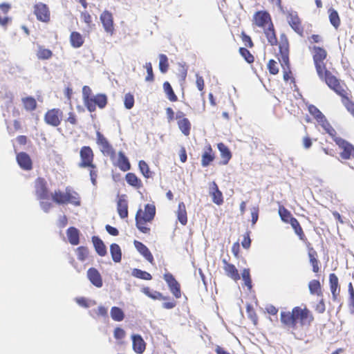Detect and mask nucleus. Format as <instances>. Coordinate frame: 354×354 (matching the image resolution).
<instances>
[{
  "instance_id": "60",
  "label": "nucleus",
  "mask_w": 354,
  "mask_h": 354,
  "mask_svg": "<svg viewBox=\"0 0 354 354\" xmlns=\"http://www.w3.org/2000/svg\"><path fill=\"white\" fill-rule=\"evenodd\" d=\"M145 68L147 70V75L145 77V81L152 82L154 81V75L153 73V67L151 62H147L145 65Z\"/></svg>"
},
{
  "instance_id": "9",
  "label": "nucleus",
  "mask_w": 354,
  "mask_h": 354,
  "mask_svg": "<svg viewBox=\"0 0 354 354\" xmlns=\"http://www.w3.org/2000/svg\"><path fill=\"white\" fill-rule=\"evenodd\" d=\"M329 88L341 97L342 103L347 111L354 118V102L348 96V93L341 84L340 80Z\"/></svg>"
},
{
  "instance_id": "27",
  "label": "nucleus",
  "mask_w": 354,
  "mask_h": 354,
  "mask_svg": "<svg viewBox=\"0 0 354 354\" xmlns=\"http://www.w3.org/2000/svg\"><path fill=\"white\" fill-rule=\"evenodd\" d=\"M133 350L138 354H142L146 349V343L140 335H132Z\"/></svg>"
},
{
  "instance_id": "31",
  "label": "nucleus",
  "mask_w": 354,
  "mask_h": 354,
  "mask_svg": "<svg viewBox=\"0 0 354 354\" xmlns=\"http://www.w3.org/2000/svg\"><path fill=\"white\" fill-rule=\"evenodd\" d=\"M209 194L212 196V201L220 205L223 203V196L222 192L219 190L217 184L214 181L211 184Z\"/></svg>"
},
{
  "instance_id": "37",
  "label": "nucleus",
  "mask_w": 354,
  "mask_h": 354,
  "mask_svg": "<svg viewBox=\"0 0 354 354\" xmlns=\"http://www.w3.org/2000/svg\"><path fill=\"white\" fill-rule=\"evenodd\" d=\"M142 292L149 298L153 300H167L168 297L163 296L162 294L156 290H151L149 287H144Z\"/></svg>"
},
{
  "instance_id": "2",
  "label": "nucleus",
  "mask_w": 354,
  "mask_h": 354,
  "mask_svg": "<svg viewBox=\"0 0 354 354\" xmlns=\"http://www.w3.org/2000/svg\"><path fill=\"white\" fill-rule=\"evenodd\" d=\"M312 52L313 59L319 77L325 82L328 87L339 81L332 73L327 70L324 61L327 58V51L323 47L313 46L309 47Z\"/></svg>"
},
{
  "instance_id": "28",
  "label": "nucleus",
  "mask_w": 354,
  "mask_h": 354,
  "mask_svg": "<svg viewBox=\"0 0 354 354\" xmlns=\"http://www.w3.org/2000/svg\"><path fill=\"white\" fill-rule=\"evenodd\" d=\"M291 225L292 228L294 230L295 234L298 236L299 240L304 242L306 244L310 243L301 227L299 222L296 218H294L292 220H290V222L288 223Z\"/></svg>"
},
{
  "instance_id": "17",
  "label": "nucleus",
  "mask_w": 354,
  "mask_h": 354,
  "mask_svg": "<svg viewBox=\"0 0 354 354\" xmlns=\"http://www.w3.org/2000/svg\"><path fill=\"white\" fill-rule=\"evenodd\" d=\"M308 250L309 263L312 266L313 272L317 274L320 272L321 263L318 259V254L310 243L306 244Z\"/></svg>"
},
{
  "instance_id": "39",
  "label": "nucleus",
  "mask_w": 354,
  "mask_h": 354,
  "mask_svg": "<svg viewBox=\"0 0 354 354\" xmlns=\"http://www.w3.org/2000/svg\"><path fill=\"white\" fill-rule=\"evenodd\" d=\"M308 288L311 295L322 297V286L319 280L313 279L308 283Z\"/></svg>"
},
{
  "instance_id": "14",
  "label": "nucleus",
  "mask_w": 354,
  "mask_h": 354,
  "mask_svg": "<svg viewBox=\"0 0 354 354\" xmlns=\"http://www.w3.org/2000/svg\"><path fill=\"white\" fill-rule=\"evenodd\" d=\"M253 24L262 29L273 24L270 15L265 10L257 11L253 16Z\"/></svg>"
},
{
  "instance_id": "10",
  "label": "nucleus",
  "mask_w": 354,
  "mask_h": 354,
  "mask_svg": "<svg viewBox=\"0 0 354 354\" xmlns=\"http://www.w3.org/2000/svg\"><path fill=\"white\" fill-rule=\"evenodd\" d=\"M33 14L39 21L46 24L50 21L51 12L50 8L43 2H37L33 5Z\"/></svg>"
},
{
  "instance_id": "52",
  "label": "nucleus",
  "mask_w": 354,
  "mask_h": 354,
  "mask_svg": "<svg viewBox=\"0 0 354 354\" xmlns=\"http://www.w3.org/2000/svg\"><path fill=\"white\" fill-rule=\"evenodd\" d=\"M75 252L78 260L80 261H84L89 254L88 249L84 246L78 247L76 249Z\"/></svg>"
},
{
  "instance_id": "4",
  "label": "nucleus",
  "mask_w": 354,
  "mask_h": 354,
  "mask_svg": "<svg viewBox=\"0 0 354 354\" xmlns=\"http://www.w3.org/2000/svg\"><path fill=\"white\" fill-rule=\"evenodd\" d=\"M156 206L152 203L145 205L144 209H139L136 214V226L143 234H149L151 224L156 216Z\"/></svg>"
},
{
  "instance_id": "18",
  "label": "nucleus",
  "mask_w": 354,
  "mask_h": 354,
  "mask_svg": "<svg viewBox=\"0 0 354 354\" xmlns=\"http://www.w3.org/2000/svg\"><path fill=\"white\" fill-rule=\"evenodd\" d=\"M177 124L179 129L183 135L188 136L190 134L192 124L188 118H185V115L182 111H178L176 115Z\"/></svg>"
},
{
  "instance_id": "59",
  "label": "nucleus",
  "mask_w": 354,
  "mask_h": 354,
  "mask_svg": "<svg viewBox=\"0 0 354 354\" xmlns=\"http://www.w3.org/2000/svg\"><path fill=\"white\" fill-rule=\"evenodd\" d=\"M134 102L135 100L133 95L130 93H126L124 98L125 108L127 109H132L134 106Z\"/></svg>"
},
{
  "instance_id": "6",
  "label": "nucleus",
  "mask_w": 354,
  "mask_h": 354,
  "mask_svg": "<svg viewBox=\"0 0 354 354\" xmlns=\"http://www.w3.org/2000/svg\"><path fill=\"white\" fill-rule=\"evenodd\" d=\"M51 196L53 201L57 205H66L68 203L75 206L81 205L79 194L71 187H66L64 192L60 189L55 190Z\"/></svg>"
},
{
  "instance_id": "32",
  "label": "nucleus",
  "mask_w": 354,
  "mask_h": 354,
  "mask_svg": "<svg viewBox=\"0 0 354 354\" xmlns=\"http://www.w3.org/2000/svg\"><path fill=\"white\" fill-rule=\"evenodd\" d=\"M263 30V33L268 40V42L270 46H277V44H279V41L278 42V40L277 38V35H276V31L274 29V24H272L267 28H265Z\"/></svg>"
},
{
  "instance_id": "56",
  "label": "nucleus",
  "mask_w": 354,
  "mask_h": 354,
  "mask_svg": "<svg viewBox=\"0 0 354 354\" xmlns=\"http://www.w3.org/2000/svg\"><path fill=\"white\" fill-rule=\"evenodd\" d=\"M76 303L82 307L88 308L91 306L96 305V301L95 300H88L85 297H77L75 298Z\"/></svg>"
},
{
  "instance_id": "7",
  "label": "nucleus",
  "mask_w": 354,
  "mask_h": 354,
  "mask_svg": "<svg viewBox=\"0 0 354 354\" xmlns=\"http://www.w3.org/2000/svg\"><path fill=\"white\" fill-rule=\"evenodd\" d=\"M308 111L317 121L318 124L322 127L326 133L329 136H335V129L332 127L326 116L316 106L313 104L308 105Z\"/></svg>"
},
{
  "instance_id": "20",
  "label": "nucleus",
  "mask_w": 354,
  "mask_h": 354,
  "mask_svg": "<svg viewBox=\"0 0 354 354\" xmlns=\"http://www.w3.org/2000/svg\"><path fill=\"white\" fill-rule=\"evenodd\" d=\"M287 21L290 27L300 36L304 34V28L300 18L297 12H289L287 15Z\"/></svg>"
},
{
  "instance_id": "54",
  "label": "nucleus",
  "mask_w": 354,
  "mask_h": 354,
  "mask_svg": "<svg viewBox=\"0 0 354 354\" xmlns=\"http://www.w3.org/2000/svg\"><path fill=\"white\" fill-rule=\"evenodd\" d=\"M160 61H159V69L161 73H165L169 69V63L167 57L164 54H160L159 55Z\"/></svg>"
},
{
  "instance_id": "13",
  "label": "nucleus",
  "mask_w": 354,
  "mask_h": 354,
  "mask_svg": "<svg viewBox=\"0 0 354 354\" xmlns=\"http://www.w3.org/2000/svg\"><path fill=\"white\" fill-rule=\"evenodd\" d=\"M96 143L104 155L110 156L115 155V152L112 145L108 139L99 131H96Z\"/></svg>"
},
{
  "instance_id": "22",
  "label": "nucleus",
  "mask_w": 354,
  "mask_h": 354,
  "mask_svg": "<svg viewBox=\"0 0 354 354\" xmlns=\"http://www.w3.org/2000/svg\"><path fill=\"white\" fill-rule=\"evenodd\" d=\"M329 286L332 295V299L334 301H337L341 291L339 279L335 273H330L328 277Z\"/></svg>"
},
{
  "instance_id": "29",
  "label": "nucleus",
  "mask_w": 354,
  "mask_h": 354,
  "mask_svg": "<svg viewBox=\"0 0 354 354\" xmlns=\"http://www.w3.org/2000/svg\"><path fill=\"white\" fill-rule=\"evenodd\" d=\"M291 225L292 228L294 230L295 234L298 236L299 240L304 242L306 244L310 243L301 227L299 222L296 218H294L292 220H290V222L288 223Z\"/></svg>"
},
{
  "instance_id": "46",
  "label": "nucleus",
  "mask_w": 354,
  "mask_h": 354,
  "mask_svg": "<svg viewBox=\"0 0 354 354\" xmlns=\"http://www.w3.org/2000/svg\"><path fill=\"white\" fill-rule=\"evenodd\" d=\"M110 252L112 259L115 263H119L122 259V251L117 243H112L110 246Z\"/></svg>"
},
{
  "instance_id": "62",
  "label": "nucleus",
  "mask_w": 354,
  "mask_h": 354,
  "mask_svg": "<svg viewBox=\"0 0 354 354\" xmlns=\"http://www.w3.org/2000/svg\"><path fill=\"white\" fill-rule=\"evenodd\" d=\"M66 123H69L73 126H77L78 124V119L76 113L74 111H70L68 117L65 120Z\"/></svg>"
},
{
  "instance_id": "38",
  "label": "nucleus",
  "mask_w": 354,
  "mask_h": 354,
  "mask_svg": "<svg viewBox=\"0 0 354 354\" xmlns=\"http://www.w3.org/2000/svg\"><path fill=\"white\" fill-rule=\"evenodd\" d=\"M53 53L51 50L46 48L41 45H39L37 46L36 56L38 59L47 60L50 59L53 57Z\"/></svg>"
},
{
  "instance_id": "3",
  "label": "nucleus",
  "mask_w": 354,
  "mask_h": 354,
  "mask_svg": "<svg viewBox=\"0 0 354 354\" xmlns=\"http://www.w3.org/2000/svg\"><path fill=\"white\" fill-rule=\"evenodd\" d=\"M289 48L287 35L285 33H281L279 37V53L277 54V57L283 68L284 81L291 80L292 82H295L290 66Z\"/></svg>"
},
{
  "instance_id": "12",
  "label": "nucleus",
  "mask_w": 354,
  "mask_h": 354,
  "mask_svg": "<svg viewBox=\"0 0 354 354\" xmlns=\"http://www.w3.org/2000/svg\"><path fill=\"white\" fill-rule=\"evenodd\" d=\"M107 103V96L105 94L99 93L88 99L84 106L89 112H94L97 106L102 109L106 106Z\"/></svg>"
},
{
  "instance_id": "19",
  "label": "nucleus",
  "mask_w": 354,
  "mask_h": 354,
  "mask_svg": "<svg viewBox=\"0 0 354 354\" xmlns=\"http://www.w3.org/2000/svg\"><path fill=\"white\" fill-rule=\"evenodd\" d=\"M100 19L104 30L110 35H113L115 28L112 13L108 10H104L100 15Z\"/></svg>"
},
{
  "instance_id": "30",
  "label": "nucleus",
  "mask_w": 354,
  "mask_h": 354,
  "mask_svg": "<svg viewBox=\"0 0 354 354\" xmlns=\"http://www.w3.org/2000/svg\"><path fill=\"white\" fill-rule=\"evenodd\" d=\"M222 262L223 263V269L227 276L235 281L239 280L240 275L235 266L228 263L225 259H223Z\"/></svg>"
},
{
  "instance_id": "53",
  "label": "nucleus",
  "mask_w": 354,
  "mask_h": 354,
  "mask_svg": "<svg viewBox=\"0 0 354 354\" xmlns=\"http://www.w3.org/2000/svg\"><path fill=\"white\" fill-rule=\"evenodd\" d=\"M138 167L140 172L146 178H149L152 176L149 165L145 160H140Z\"/></svg>"
},
{
  "instance_id": "33",
  "label": "nucleus",
  "mask_w": 354,
  "mask_h": 354,
  "mask_svg": "<svg viewBox=\"0 0 354 354\" xmlns=\"http://www.w3.org/2000/svg\"><path fill=\"white\" fill-rule=\"evenodd\" d=\"M133 244L136 250L150 263L153 262V257L149 248L142 242L135 240Z\"/></svg>"
},
{
  "instance_id": "35",
  "label": "nucleus",
  "mask_w": 354,
  "mask_h": 354,
  "mask_svg": "<svg viewBox=\"0 0 354 354\" xmlns=\"http://www.w3.org/2000/svg\"><path fill=\"white\" fill-rule=\"evenodd\" d=\"M68 239L71 245H77L80 243V232L74 227H70L66 232Z\"/></svg>"
},
{
  "instance_id": "49",
  "label": "nucleus",
  "mask_w": 354,
  "mask_h": 354,
  "mask_svg": "<svg viewBox=\"0 0 354 354\" xmlns=\"http://www.w3.org/2000/svg\"><path fill=\"white\" fill-rule=\"evenodd\" d=\"M113 337L118 345H123L125 343L124 339L126 337V332L123 328L116 327L113 330Z\"/></svg>"
},
{
  "instance_id": "25",
  "label": "nucleus",
  "mask_w": 354,
  "mask_h": 354,
  "mask_svg": "<svg viewBox=\"0 0 354 354\" xmlns=\"http://www.w3.org/2000/svg\"><path fill=\"white\" fill-rule=\"evenodd\" d=\"M117 211L121 218H126L128 217V201L125 194L118 196V199L117 201Z\"/></svg>"
},
{
  "instance_id": "44",
  "label": "nucleus",
  "mask_w": 354,
  "mask_h": 354,
  "mask_svg": "<svg viewBox=\"0 0 354 354\" xmlns=\"http://www.w3.org/2000/svg\"><path fill=\"white\" fill-rule=\"evenodd\" d=\"M21 102L24 106V108L27 111H33L37 109V103L36 100L32 96H28L23 97L21 99Z\"/></svg>"
},
{
  "instance_id": "43",
  "label": "nucleus",
  "mask_w": 354,
  "mask_h": 354,
  "mask_svg": "<svg viewBox=\"0 0 354 354\" xmlns=\"http://www.w3.org/2000/svg\"><path fill=\"white\" fill-rule=\"evenodd\" d=\"M92 241L97 253L104 257L106 254V248L103 241L97 236H93Z\"/></svg>"
},
{
  "instance_id": "42",
  "label": "nucleus",
  "mask_w": 354,
  "mask_h": 354,
  "mask_svg": "<svg viewBox=\"0 0 354 354\" xmlns=\"http://www.w3.org/2000/svg\"><path fill=\"white\" fill-rule=\"evenodd\" d=\"M328 12L330 23L335 29H338L341 24V19L338 12L333 8H329Z\"/></svg>"
},
{
  "instance_id": "21",
  "label": "nucleus",
  "mask_w": 354,
  "mask_h": 354,
  "mask_svg": "<svg viewBox=\"0 0 354 354\" xmlns=\"http://www.w3.org/2000/svg\"><path fill=\"white\" fill-rule=\"evenodd\" d=\"M216 158V153L212 146L207 144L205 146L201 156V165L203 167L209 166Z\"/></svg>"
},
{
  "instance_id": "41",
  "label": "nucleus",
  "mask_w": 354,
  "mask_h": 354,
  "mask_svg": "<svg viewBox=\"0 0 354 354\" xmlns=\"http://www.w3.org/2000/svg\"><path fill=\"white\" fill-rule=\"evenodd\" d=\"M177 217L179 222L183 225H185L187 223V216L186 207L183 202H180L178 205Z\"/></svg>"
},
{
  "instance_id": "55",
  "label": "nucleus",
  "mask_w": 354,
  "mask_h": 354,
  "mask_svg": "<svg viewBox=\"0 0 354 354\" xmlns=\"http://www.w3.org/2000/svg\"><path fill=\"white\" fill-rule=\"evenodd\" d=\"M246 312L248 318L252 322L254 325L257 326L258 324V316L254 308L251 305L248 304L246 307Z\"/></svg>"
},
{
  "instance_id": "45",
  "label": "nucleus",
  "mask_w": 354,
  "mask_h": 354,
  "mask_svg": "<svg viewBox=\"0 0 354 354\" xmlns=\"http://www.w3.org/2000/svg\"><path fill=\"white\" fill-rule=\"evenodd\" d=\"M90 315L94 319L100 317H108V309L103 306H99L97 308L93 309L89 312Z\"/></svg>"
},
{
  "instance_id": "11",
  "label": "nucleus",
  "mask_w": 354,
  "mask_h": 354,
  "mask_svg": "<svg viewBox=\"0 0 354 354\" xmlns=\"http://www.w3.org/2000/svg\"><path fill=\"white\" fill-rule=\"evenodd\" d=\"M62 118V111L58 108H53L46 112L44 116V120L47 124L57 127L60 125Z\"/></svg>"
},
{
  "instance_id": "16",
  "label": "nucleus",
  "mask_w": 354,
  "mask_h": 354,
  "mask_svg": "<svg viewBox=\"0 0 354 354\" xmlns=\"http://www.w3.org/2000/svg\"><path fill=\"white\" fill-rule=\"evenodd\" d=\"M163 278L166 283L168 285V287L173 294V295L176 298L179 299L181 297V290H180V285L174 278L172 274L170 272H166L163 275Z\"/></svg>"
},
{
  "instance_id": "40",
  "label": "nucleus",
  "mask_w": 354,
  "mask_h": 354,
  "mask_svg": "<svg viewBox=\"0 0 354 354\" xmlns=\"http://www.w3.org/2000/svg\"><path fill=\"white\" fill-rule=\"evenodd\" d=\"M125 180L129 185L136 189H140L142 187L141 180L134 173H127L125 176Z\"/></svg>"
},
{
  "instance_id": "50",
  "label": "nucleus",
  "mask_w": 354,
  "mask_h": 354,
  "mask_svg": "<svg viewBox=\"0 0 354 354\" xmlns=\"http://www.w3.org/2000/svg\"><path fill=\"white\" fill-rule=\"evenodd\" d=\"M111 317L115 322H121L124 318V311L119 307L113 306L111 309Z\"/></svg>"
},
{
  "instance_id": "61",
  "label": "nucleus",
  "mask_w": 354,
  "mask_h": 354,
  "mask_svg": "<svg viewBox=\"0 0 354 354\" xmlns=\"http://www.w3.org/2000/svg\"><path fill=\"white\" fill-rule=\"evenodd\" d=\"M267 67L270 74L275 75L279 73V70L278 64L274 59H270L268 63Z\"/></svg>"
},
{
  "instance_id": "23",
  "label": "nucleus",
  "mask_w": 354,
  "mask_h": 354,
  "mask_svg": "<svg viewBox=\"0 0 354 354\" xmlns=\"http://www.w3.org/2000/svg\"><path fill=\"white\" fill-rule=\"evenodd\" d=\"M16 159L17 163L22 169L25 171H30L32 169V161L27 153H18L17 154Z\"/></svg>"
},
{
  "instance_id": "51",
  "label": "nucleus",
  "mask_w": 354,
  "mask_h": 354,
  "mask_svg": "<svg viewBox=\"0 0 354 354\" xmlns=\"http://www.w3.org/2000/svg\"><path fill=\"white\" fill-rule=\"evenodd\" d=\"M132 275L136 278L147 281L151 280L152 279V276L151 275L150 273L138 268H134L132 270Z\"/></svg>"
},
{
  "instance_id": "15",
  "label": "nucleus",
  "mask_w": 354,
  "mask_h": 354,
  "mask_svg": "<svg viewBox=\"0 0 354 354\" xmlns=\"http://www.w3.org/2000/svg\"><path fill=\"white\" fill-rule=\"evenodd\" d=\"M35 192L38 200L44 201L48 198L49 193L47 182L45 178L38 177L35 180Z\"/></svg>"
},
{
  "instance_id": "63",
  "label": "nucleus",
  "mask_w": 354,
  "mask_h": 354,
  "mask_svg": "<svg viewBox=\"0 0 354 354\" xmlns=\"http://www.w3.org/2000/svg\"><path fill=\"white\" fill-rule=\"evenodd\" d=\"M241 38L243 43L246 47L252 48L254 46V44L253 41H252L251 37L249 35H248L244 31L241 32Z\"/></svg>"
},
{
  "instance_id": "24",
  "label": "nucleus",
  "mask_w": 354,
  "mask_h": 354,
  "mask_svg": "<svg viewBox=\"0 0 354 354\" xmlns=\"http://www.w3.org/2000/svg\"><path fill=\"white\" fill-rule=\"evenodd\" d=\"M217 148L220 152L221 161L219 165H226L229 163L230 160L232 157V153L227 146L223 142H219L217 144Z\"/></svg>"
},
{
  "instance_id": "48",
  "label": "nucleus",
  "mask_w": 354,
  "mask_h": 354,
  "mask_svg": "<svg viewBox=\"0 0 354 354\" xmlns=\"http://www.w3.org/2000/svg\"><path fill=\"white\" fill-rule=\"evenodd\" d=\"M163 88L168 100L170 102H175L178 101V97L175 94L171 84L168 82H164Z\"/></svg>"
},
{
  "instance_id": "64",
  "label": "nucleus",
  "mask_w": 354,
  "mask_h": 354,
  "mask_svg": "<svg viewBox=\"0 0 354 354\" xmlns=\"http://www.w3.org/2000/svg\"><path fill=\"white\" fill-rule=\"evenodd\" d=\"M92 91L91 88L88 86H84L82 88V95H83V101L84 104L85 105L87 103V100L91 99Z\"/></svg>"
},
{
  "instance_id": "34",
  "label": "nucleus",
  "mask_w": 354,
  "mask_h": 354,
  "mask_svg": "<svg viewBox=\"0 0 354 354\" xmlns=\"http://www.w3.org/2000/svg\"><path fill=\"white\" fill-rule=\"evenodd\" d=\"M69 41L71 46L74 48L82 47L84 43V38L82 34L77 31L71 32Z\"/></svg>"
},
{
  "instance_id": "57",
  "label": "nucleus",
  "mask_w": 354,
  "mask_h": 354,
  "mask_svg": "<svg viewBox=\"0 0 354 354\" xmlns=\"http://www.w3.org/2000/svg\"><path fill=\"white\" fill-rule=\"evenodd\" d=\"M241 55L244 58V59L249 64H252L254 61V56L251 54V53L245 48L241 47L239 50Z\"/></svg>"
},
{
  "instance_id": "36",
  "label": "nucleus",
  "mask_w": 354,
  "mask_h": 354,
  "mask_svg": "<svg viewBox=\"0 0 354 354\" xmlns=\"http://www.w3.org/2000/svg\"><path fill=\"white\" fill-rule=\"evenodd\" d=\"M117 166L122 171H127L131 169V164L129 159L122 151L118 153Z\"/></svg>"
},
{
  "instance_id": "47",
  "label": "nucleus",
  "mask_w": 354,
  "mask_h": 354,
  "mask_svg": "<svg viewBox=\"0 0 354 354\" xmlns=\"http://www.w3.org/2000/svg\"><path fill=\"white\" fill-rule=\"evenodd\" d=\"M278 212L281 221L285 223H289L290 220L295 218L283 205H279Z\"/></svg>"
},
{
  "instance_id": "58",
  "label": "nucleus",
  "mask_w": 354,
  "mask_h": 354,
  "mask_svg": "<svg viewBox=\"0 0 354 354\" xmlns=\"http://www.w3.org/2000/svg\"><path fill=\"white\" fill-rule=\"evenodd\" d=\"M242 278L245 282V285L248 287L249 290L252 289V280L250 278V269L245 268L242 271Z\"/></svg>"
},
{
  "instance_id": "8",
  "label": "nucleus",
  "mask_w": 354,
  "mask_h": 354,
  "mask_svg": "<svg viewBox=\"0 0 354 354\" xmlns=\"http://www.w3.org/2000/svg\"><path fill=\"white\" fill-rule=\"evenodd\" d=\"M337 133L335 131V136H330L335 144L341 150L339 156L343 160L354 159V146L346 140L337 136Z\"/></svg>"
},
{
  "instance_id": "1",
  "label": "nucleus",
  "mask_w": 354,
  "mask_h": 354,
  "mask_svg": "<svg viewBox=\"0 0 354 354\" xmlns=\"http://www.w3.org/2000/svg\"><path fill=\"white\" fill-rule=\"evenodd\" d=\"M314 319L306 305L295 306L291 311H281L280 313V322L283 327L292 333L299 327H309Z\"/></svg>"
},
{
  "instance_id": "5",
  "label": "nucleus",
  "mask_w": 354,
  "mask_h": 354,
  "mask_svg": "<svg viewBox=\"0 0 354 354\" xmlns=\"http://www.w3.org/2000/svg\"><path fill=\"white\" fill-rule=\"evenodd\" d=\"M80 156L79 167L88 169L92 184L96 185L98 171L96 165L94 163L95 155L93 149L89 146H83L80 149Z\"/></svg>"
},
{
  "instance_id": "26",
  "label": "nucleus",
  "mask_w": 354,
  "mask_h": 354,
  "mask_svg": "<svg viewBox=\"0 0 354 354\" xmlns=\"http://www.w3.org/2000/svg\"><path fill=\"white\" fill-rule=\"evenodd\" d=\"M87 277L90 282L97 288H101L103 285L102 276L95 268H90L87 270Z\"/></svg>"
}]
</instances>
